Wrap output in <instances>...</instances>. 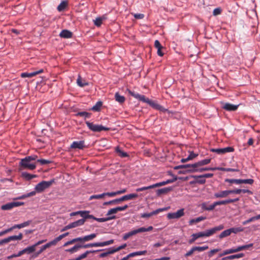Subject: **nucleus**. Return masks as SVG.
<instances>
[{
	"label": "nucleus",
	"instance_id": "nucleus-1",
	"mask_svg": "<svg viewBox=\"0 0 260 260\" xmlns=\"http://www.w3.org/2000/svg\"><path fill=\"white\" fill-rule=\"evenodd\" d=\"M224 229V226L223 224H220L218 226H215L212 229L206 230L205 232H201L198 233L193 234L191 235V239H190L188 241V243L189 244H192L194 242V241L199 238L201 237H210L215 233H216L217 231H221Z\"/></svg>",
	"mask_w": 260,
	"mask_h": 260
},
{
	"label": "nucleus",
	"instance_id": "nucleus-2",
	"mask_svg": "<svg viewBox=\"0 0 260 260\" xmlns=\"http://www.w3.org/2000/svg\"><path fill=\"white\" fill-rule=\"evenodd\" d=\"M128 92L129 94L135 98V99L139 100L144 103H147L150 106H151L153 108L158 110L160 105L157 104L155 101H153L146 98L144 95H141L139 94L137 92H135L134 91H132L131 90H128Z\"/></svg>",
	"mask_w": 260,
	"mask_h": 260
},
{
	"label": "nucleus",
	"instance_id": "nucleus-3",
	"mask_svg": "<svg viewBox=\"0 0 260 260\" xmlns=\"http://www.w3.org/2000/svg\"><path fill=\"white\" fill-rule=\"evenodd\" d=\"M239 200V198H235L233 199H227L222 201H219L214 202L210 206H207L206 203H203L201 205L202 208L203 210L207 211H211L213 210L216 206L225 205L228 204L233 203L234 202H236Z\"/></svg>",
	"mask_w": 260,
	"mask_h": 260
},
{
	"label": "nucleus",
	"instance_id": "nucleus-4",
	"mask_svg": "<svg viewBox=\"0 0 260 260\" xmlns=\"http://www.w3.org/2000/svg\"><path fill=\"white\" fill-rule=\"evenodd\" d=\"M114 243V240L111 239L105 242H95L92 243H88L83 244L82 243H77L75 244L76 246L79 250L80 248H88L90 247H104L111 245Z\"/></svg>",
	"mask_w": 260,
	"mask_h": 260
},
{
	"label": "nucleus",
	"instance_id": "nucleus-5",
	"mask_svg": "<svg viewBox=\"0 0 260 260\" xmlns=\"http://www.w3.org/2000/svg\"><path fill=\"white\" fill-rule=\"evenodd\" d=\"M153 230V227L152 226H149L148 228H146L145 227H141L138 229H136L130 231L128 233L124 234L123 236V240H126L130 237L134 236L138 233L149 232Z\"/></svg>",
	"mask_w": 260,
	"mask_h": 260
},
{
	"label": "nucleus",
	"instance_id": "nucleus-6",
	"mask_svg": "<svg viewBox=\"0 0 260 260\" xmlns=\"http://www.w3.org/2000/svg\"><path fill=\"white\" fill-rule=\"evenodd\" d=\"M54 182V179H52L48 181H42L36 185L35 189L38 193L42 192L46 189L49 188Z\"/></svg>",
	"mask_w": 260,
	"mask_h": 260
},
{
	"label": "nucleus",
	"instance_id": "nucleus-7",
	"mask_svg": "<svg viewBox=\"0 0 260 260\" xmlns=\"http://www.w3.org/2000/svg\"><path fill=\"white\" fill-rule=\"evenodd\" d=\"M88 128L93 132H100L102 131H108L110 128L104 126L102 125L95 124L93 122L87 121L85 122Z\"/></svg>",
	"mask_w": 260,
	"mask_h": 260
},
{
	"label": "nucleus",
	"instance_id": "nucleus-8",
	"mask_svg": "<svg viewBox=\"0 0 260 260\" xmlns=\"http://www.w3.org/2000/svg\"><path fill=\"white\" fill-rule=\"evenodd\" d=\"M19 165L23 169L33 170L36 168L35 162L29 161L25 158L21 159Z\"/></svg>",
	"mask_w": 260,
	"mask_h": 260
},
{
	"label": "nucleus",
	"instance_id": "nucleus-9",
	"mask_svg": "<svg viewBox=\"0 0 260 260\" xmlns=\"http://www.w3.org/2000/svg\"><path fill=\"white\" fill-rule=\"evenodd\" d=\"M24 205L23 202H13L11 203H8L3 205L1 207V209L3 210H9L11 209L16 207L20 206L21 205Z\"/></svg>",
	"mask_w": 260,
	"mask_h": 260
},
{
	"label": "nucleus",
	"instance_id": "nucleus-10",
	"mask_svg": "<svg viewBox=\"0 0 260 260\" xmlns=\"http://www.w3.org/2000/svg\"><path fill=\"white\" fill-rule=\"evenodd\" d=\"M184 215V209L182 208L176 212L169 213L167 214L168 219H178Z\"/></svg>",
	"mask_w": 260,
	"mask_h": 260
},
{
	"label": "nucleus",
	"instance_id": "nucleus-11",
	"mask_svg": "<svg viewBox=\"0 0 260 260\" xmlns=\"http://www.w3.org/2000/svg\"><path fill=\"white\" fill-rule=\"evenodd\" d=\"M238 107V105H233L229 103H221V108L228 111H235Z\"/></svg>",
	"mask_w": 260,
	"mask_h": 260
},
{
	"label": "nucleus",
	"instance_id": "nucleus-12",
	"mask_svg": "<svg viewBox=\"0 0 260 260\" xmlns=\"http://www.w3.org/2000/svg\"><path fill=\"white\" fill-rule=\"evenodd\" d=\"M84 141H74L70 146L71 149H83L85 148Z\"/></svg>",
	"mask_w": 260,
	"mask_h": 260
},
{
	"label": "nucleus",
	"instance_id": "nucleus-13",
	"mask_svg": "<svg viewBox=\"0 0 260 260\" xmlns=\"http://www.w3.org/2000/svg\"><path fill=\"white\" fill-rule=\"evenodd\" d=\"M77 242H79L80 243H82L83 242H85V239H84V236L83 237H77V238H74L69 241H67V242H66L63 246V247H66L68 245H71V244H73L75 243H76Z\"/></svg>",
	"mask_w": 260,
	"mask_h": 260
},
{
	"label": "nucleus",
	"instance_id": "nucleus-14",
	"mask_svg": "<svg viewBox=\"0 0 260 260\" xmlns=\"http://www.w3.org/2000/svg\"><path fill=\"white\" fill-rule=\"evenodd\" d=\"M43 72V70L41 69L37 71L32 72L31 73H22L20 75L21 77L22 78H31L38 74H39L40 73H42Z\"/></svg>",
	"mask_w": 260,
	"mask_h": 260
},
{
	"label": "nucleus",
	"instance_id": "nucleus-15",
	"mask_svg": "<svg viewBox=\"0 0 260 260\" xmlns=\"http://www.w3.org/2000/svg\"><path fill=\"white\" fill-rule=\"evenodd\" d=\"M166 209L165 208H159L149 213H144L141 214V217L142 218H149L154 215L158 214L160 212L165 211Z\"/></svg>",
	"mask_w": 260,
	"mask_h": 260
},
{
	"label": "nucleus",
	"instance_id": "nucleus-16",
	"mask_svg": "<svg viewBox=\"0 0 260 260\" xmlns=\"http://www.w3.org/2000/svg\"><path fill=\"white\" fill-rule=\"evenodd\" d=\"M147 253L146 250H143V251H139L136 252H134L129 253L127 254L126 256L123 257V260H127L128 258L134 257L137 255H145Z\"/></svg>",
	"mask_w": 260,
	"mask_h": 260
},
{
	"label": "nucleus",
	"instance_id": "nucleus-17",
	"mask_svg": "<svg viewBox=\"0 0 260 260\" xmlns=\"http://www.w3.org/2000/svg\"><path fill=\"white\" fill-rule=\"evenodd\" d=\"M103 249H98V250H87L85 251L84 253L80 254L77 257H76V260H81L84 258H85L87 255L89 253H92L94 252H98L102 251Z\"/></svg>",
	"mask_w": 260,
	"mask_h": 260
},
{
	"label": "nucleus",
	"instance_id": "nucleus-18",
	"mask_svg": "<svg viewBox=\"0 0 260 260\" xmlns=\"http://www.w3.org/2000/svg\"><path fill=\"white\" fill-rule=\"evenodd\" d=\"M230 194V190H222L215 193L214 197L215 198H224L227 197Z\"/></svg>",
	"mask_w": 260,
	"mask_h": 260
},
{
	"label": "nucleus",
	"instance_id": "nucleus-19",
	"mask_svg": "<svg viewBox=\"0 0 260 260\" xmlns=\"http://www.w3.org/2000/svg\"><path fill=\"white\" fill-rule=\"evenodd\" d=\"M73 36V33L67 29L62 30L59 34V36L61 38H65V39H69L71 38Z\"/></svg>",
	"mask_w": 260,
	"mask_h": 260
},
{
	"label": "nucleus",
	"instance_id": "nucleus-20",
	"mask_svg": "<svg viewBox=\"0 0 260 260\" xmlns=\"http://www.w3.org/2000/svg\"><path fill=\"white\" fill-rule=\"evenodd\" d=\"M172 189L173 188L171 187H165L161 189H159L156 190V194L157 196H159L161 194L167 193V192L172 190Z\"/></svg>",
	"mask_w": 260,
	"mask_h": 260
},
{
	"label": "nucleus",
	"instance_id": "nucleus-21",
	"mask_svg": "<svg viewBox=\"0 0 260 260\" xmlns=\"http://www.w3.org/2000/svg\"><path fill=\"white\" fill-rule=\"evenodd\" d=\"M85 222L84 219H80L76 221H74L72 223H71V226L72 228L77 227L78 226H80L83 225Z\"/></svg>",
	"mask_w": 260,
	"mask_h": 260
},
{
	"label": "nucleus",
	"instance_id": "nucleus-22",
	"mask_svg": "<svg viewBox=\"0 0 260 260\" xmlns=\"http://www.w3.org/2000/svg\"><path fill=\"white\" fill-rule=\"evenodd\" d=\"M115 100L118 103L122 104L124 102L125 98L124 96L121 95L118 92H116L115 94Z\"/></svg>",
	"mask_w": 260,
	"mask_h": 260
},
{
	"label": "nucleus",
	"instance_id": "nucleus-23",
	"mask_svg": "<svg viewBox=\"0 0 260 260\" xmlns=\"http://www.w3.org/2000/svg\"><path fill=\"white\" fill-rule=\"evenodd\" d=\"M180 169H184L186 170H193V168L191 164L182 165L175 166L174 167L175 170H179Z\"/></svg>",
	"mask_w": 260,
	"mask_h": 260
},
{
	"label": "nucleus",
	"instance_id": "nucleus-24",
	"mask_svg": "<svg viewBox=\"0 0 260 260\" xmlns=\"http://www.w3.org/2000/svg\"><path fill=\"white\" fill-rule=\"evenodd\" d=\"M22 177L27 180H30L34 178L37 177V175L30 174L27 172H23L22 173Z\"/></svg>",
	"mask_w": 260,
	"mask_h": 260
},
{
	"label": "nucleus",
	"instance_id": "nucleus-25",
	"mask_svg": "<svg viewBox=\"0 0 260 260\" xmlns=\"http://www.w3.org/2000/svg\"><path fill=\"white\" fill-rule=\"evenodd\" d=\"M22 238L23 234L21 233H19L18 235L11 236L8 237L9 242L11 241L20 240Z\"/></svg>",
	"mask_w": 260,
	"mask_h": 260
},
{
	"label": "nucleus",
	"instance_id": "nucleus-26",
	"mask_svg": "<svg viewBox=\"0 0 260 260\" xmlns=\"http://www.w3.org/2000/svg\"><path fill=\"white\" fill-rule=\"evenodd\" d=\"M115 151L121 157H125L128 156L127 153L122 151L119 146H117L115 148Z\"/></svg>",
	"mask_w": 260,
	"mask_h": 260
},
{
	"label": "nucleus",
	"instance_id": "nucleus-27",
	"mask_svg": "<svg viewBox=\"0 0 260 260\" xmlns=\"http://www.w3.org/2000/svg\"><path fill=\"white\" fill-rule=\"evenodd\" d=\"M259 219H260V214H258L256 216L252 217L245 221H244L242 222V224H243V225H246L251 222L254 221V220H258Z\"/></svg>",
	"mask_w": 260,
	"mask_h": 260
},
{
	"label": "nucleus",
	"instance_id": "nucleus-28",
	"mask_svg": "<svg viewBox=\"0 0 260 260\" xmlns=\"http://www.w3.org/2000/svg\"><path fill=\"white\" fill-rule=\"evenodd\" d=\"M115 218H116V216L115 215H113V216L107 217V218H96H96H94V220L100 222H105V221L111 220V219H114Z\"/></svg>",
	"mask_w": 260,
	"mask_h": 260
},
{
	"label": "nucleus",
	"instance_id": "nucleus-29",
	"mask_svg": "<svg viewBox=\"0 0 260 260\" xmlns=\"http://www.w3.org/2000/svg\"><path fill=\"white\" fill-rule=\"evenodd\" d=\"M205 219H206L205 217L200 216L196 218H194V219H192L190 220L189 221V224L190 225H191L193 223H198L201 221H203V220H205Z\"/></svg>",
	"mask_w": 260,
	"mask_h": 260
},
{
	"label": "nucleus",
	"instance_id": "nucleus-30",
	"mask_svg": "<svg viewBox=\"0 0 260 260\" xmlns=\"http://www.w3.org/2000/svg\"><path fill=\"white\" fill-rule=\"evenodd\" d=\"M105 19V16L96 18L95 20H94V25L98 27H100L102 23V21Z\"/></svg>",
	"mask_w": 260,
	"mask_h": 260
},
{
	"label": "nucleus",
	"instance_id": "nucleus-31",
	"mask_svg": "<svg viewBox=\"0 0 260 260\" xmlns=\"http://www.w3.org/2000/svg\"><path fill=\"white\" fill-rule=\"evenodd\" d=\"M231 234V231H230V229L224 230L222 232L220 233L219 235V239H223L226 237L230 236Z\"/></svg>",
	"mask_w": 260,
	"mask_h": 260
},
{
	"label": "nucleus",
	"instance_id": "nucleus-32",
	"mask_svg": "<svg viewBox=\"0 0 260 260\" xmlns=\"http://www.w3.org/2000/svg\"><path fill=\"white\" fill-rule=\"evenodd\" d=\"M77 83L78 86H79L80 87H84L85 86L88 85V83L87 82H86L85 81H84L83 82H82L81 77L80 76H79L77 78Z\"/></svg>",
	"mask_w": 260,
	"mask_h": 260
},
{
	"label": "nucleus",
	"instance_id": "nucleus-33",
	"mask_svg": "<svg viewBox=\"0 0 260 260\" xmlns=\"http://www.w3.org/2000/svg\"><path fill=\"white\" fill-rule=\"evenodd\" d=\"M68 6V3L66 1H62L57 7V10L59 12L63 11Z\"/></svg>",
	"mask_w": 260,
	"mask_h": 260
},
{
	"label": "nucleus",
	"instance_id": "nucleus-34",
	"mask_svg": "<svg viewBox=\"0 0 260 260\" xmlns=\"http://www.w3.org/2000/svg\"><path fill=\"white\" fill-rule=\"evenodd\" d=\"M113 253H114V251L113 250V249L111 247V248H110L107 251L101 253L99 255V256L101 258H103V257L107 256L109 254H113Z\"/></svg>",
	"mask_w": 260,
	"mask_h": 260
},
{
	"label": "nucleus",
	"instance_id": "nucleus-35",
	"mask_svg": "<svg viewBox=\"0 0 260 260\" xmlns=\"http://www.w3.org/2000/svg\"><path fill=\"white\" fill-rule=\"evenodd\" d=\"M51 244H50V242H48V243H47L46 244L42 246L41 248V249H40L39 251H38L37 252V254H36V256H37L38 255H39L40 254H41L43 251H44L45 249H46L47 248L50 247V246H51Z\"/></svg>",
	"mask_w": 260,
	"mask_h": 260
},
{
	"label": "nucleus",
	"instance_id": "nucleus-36",
	"mask_svg": "<svg viewBox=\"0 0 260 260\" xmlns=\"http://www.w3.org/2000/svg\"><path fill=\"white\" fill-rule=\"evenodd\" d=\"M230 231L232 233L237 234L238 233L243 232L244 228L242 227H234L230 229Z\"/></svg>",
	"mask_w": 260,
	"mask_h": 260
},
{
	"label": "nucleus",
	"instance_id": "nucleus-37",
	"mask_svg": "<svg viewBox=\"0 0 260 260\" xmlns=\"http://www.w3.org/2000/svg\"><path fill=\"white\" fill-rule=\"evenodd\" d=\"M124 201L129 200L138 197V195L136 193H131L123 196Z\"/></svg>",
	"mask_w": 260,
	"mask_h": 260
},
{
	"label": "nucleus",
	"instance_id": "nucleus-38",
	"mask_svg": "<svg viewBox=\"0 0 260 260\" xmlns=\"http://www.w3.org/2000/svg\"><path fill=\"white\" fill-rule=\"evenodd\" d=\"M213 176V174L212 173H207L203 175H201L199 176H191L192 178H211Z\"/></svg>",
	"mask_w": 260,
	"mask_h": 260
},
{
	"label": "nucleus",
	"instance_id": "nucleus-39",
	"mask_svg": "<svg viewBox=\"0 0 260 260\" xmlns=\"http://www.w3.org/2000/svg\"><path fill=\"white\" fill-rule=\"evenodd\" d=\"M83 212H85V213L84 214L81 215V216L83 217L82 219H84L85 220L86 219L89 218L94 220V218H96V217H94L92 215H89V211H83Z\"/></svg>",
	"mask_w": 260,
	"mask_h": 260
},
{
	"label": "nucleus",
	"instance_id": "nucleus-40",
	"mask_svg": "<svg viewBox=\"0 0 260 260\" xmlns=\"http://www.w3.org/2000/svg\"><path fill=\"white\" fill-rule=\"evenodd\" d=\"M102 106V102L101 101H99L92 107L91 110L94 111H99Z\"/></svg>",
	"mask_w": 260,
	"mask_h": 260
},
{
	"label": "nucleus",
	"instance_id": "nucleus-41",
	"mask_svg": "<svg viewBox=\"0 0 260 260\" xmlns=\"http://www.w3.org/2000/svg\"><path fill=\"white\" fill-rule=\"evenodd\" d=\"M97 236V234L92 233L88 235L84 236L85 241L87 242L93 240Z\"/></svg>",
	"mask_w": 260,
	"mask_h": 260
},
{
	"label": "nucleus",
	"instance_id": "nucleus-42",
	"mask_svg": "<svg viewBox=\"0 0 260 260\" xmlns=\"http://www.w3.org/2000/svg\"><path fill=\"white\" fill-rule=\"evenodd\" d=\"M77 116H79L81 117H84L85 118H89L91 116V113L87 112H79L76 114Z\"/></svg>",
	"mask_w": 260,
	"mask_h": 260
},
{
	"label": "nucleus",
	"instance_id": "nucleus-43",
	"mask_svg": "<svg viewBox=\"0 0 260 260\" xmlns=\"http://www.w3.org/2000/svg\"><path fill=\"white\" fill-rule=\"evenodd\" d=\"M194 251H198L199 252H201L205 251L209 248L208 246H194L193 247Z\"/></svg>",
	"mask_w": 260,
	"mask_h": 260
},
{
	"label": "nucleus",
	"instance_id": "nucleus-44",
	"mask_svg": "<svg viewBox=\"0 0 260 260\" xmlns=\"http://www.w3.org/2000/svg\"><path fill=\"white\" fill-rule=\"evenodd\" d=\"M105 197V192L100 194H94L90 197L89 200H91L92 199H103Z\"/></svg>",
	"mask_w": 260,
	"mask_h": 260
},
{
	"label": "nucleus",
	"instance_id": "nucleus-45",
	"mask_svg": "<svg viewBox=\"0 0 260 260\" xmlns=\"http://www.w3.org/2000/svg\"><path fill=\"white\" fill-rule=\"evenodd\" d=\"M226 182H229L230 183H236L237 184H241V179H226L225 180Z\"/></svg>",
	"mask_w": 260,
	"mask_h": 260
},
{
	"label": "nucleus",
	"instance_id": "nucleus-46",
	"mask_svg": "<svg viewBox=\"0 0 260 260\" xmlns=\"http://www.w3.org/2000/svg\"><path fill=\"white\" fill-rule=\"evenodd\" d=\"M191 165L193 168V169H192L193 170H188V171H189V172H190V173L199 171V169H198V168L200 167L199 165V161L197 162H196L194 164H191Z\"/></svg>",
	"mask_w": 260,
	"mask_h": 260
},
{
	"label": "nucleus",
	"instance_id": "nucleus-47",
	"mask_svg": "<svg viewBox=\"0 0 260 260\" xmlns=\"http://www.w3.org/2000/svg\"><path fill=\"white\" fill-rule=\"evenodd\" d=\"M253 243H250L247 245L240 246H238V249H239V251H240L241 250L247 249L249 248L252 247L253 246Z\"/></svg>",
	"mask_w": 260,
	"mask_h": 260
},
{
	"label": "nucleus",
	"instance_id": "nucleus-48",
	"mask_svg": "<svg viewBox=\"0 0 260 260\" xmlns=\"http://www.w3.org/2000/svg\"><path fill=\"white\" fill-rule=\"evenodd\" d=\"M244 256V254L241 253L237 254L232 255L229 256V258L230 260L233 259L235 258H239L242 257Z\"/></svg>",
	"mask_w": 260,
	"mask_h": 260
},
{
	"label": "nucleus",
	"instance_id": "nucleus-49",
	"mask_svg": "<svg viewBox=\"0 0 260 260\" xmlns=\"http://www.w3.org/2000/svg\"><path fill=\"white\" fill-rule=\"evenodd\" d=\"M152 188H153V184L148 186H144L142 187L138 188L136 189V190L137 192H140V191H142L144 190H148V189H152Z\"/></svg>",
	"mask_w": 260,
	"mask_h": 260
},
{
	"label": "nucleus",
	"instance_id": "nucleus-50",
	"mask_svg": "<svg viewBox=\"0 0 260 260\" xmlns=\"http://www.w3.org/2000/svg\"><path fill=\"white\" fill-rule=\"evenodd\" d=\"M62 239H63V237L62 236H61V235H59V236H58L57 237H56V238H55L53 240L49 242L50 243V244H51V245H55L56 244V243L60 241Z\"/></svg>",
	"mask_w": 260,
	"mask_h": 260
},
{
	"label": "nucleus",
	"instance_id": "nucleus-51",
	"mask_svg": "<svg viewBox=\"0 0 260 260\" xmlns=\"http://www.w3.org/2000/svg\"><path fill=\"white\" fill-rule=\"evenodd\" d=\"M37 162H39L41 165H45L51 163V161L44 159H38L37 160Z\"/></svg>",
	"mask_w": 260,
	"mask_h": 260
},
{
	"label": "nucleus",
	"instance_id": "nucleus-52",
	"mask_svg": "<svg viewBox=\"0 0 260 260\" xmlns=\"http://www.w3.org/2000/svg\"><path fill=\"white\" fill-rule=\"evenodd\" d=\"M65 251L66 252H69L70 253H75V252H77L78 251V249L77 248V247L76 246V245H75L72 248L66 249Z\"/></svg>",
	"mask_w": 260,
	"mask_h": 260
},
{
	"label": "nucleus",
	"instance_id": "nucleus-53",
	"mask_svg": "<svg viewBox=\"0 0 260 260\" xmlns=\"http://www.w3.org/2000/svg\"><path fill=\"white\" fill-rule=\"evenodd\" d=\"M210 161H211L210 158L205 159H203V160H202L199 161V165H200V166L206 165L209 164L210 162Z\"/></svg>",
	"mask_w": 260,
	"mask_h": 260
},
{
	"label": "nucleus",
	"instance_id": "nucleus-54",
	"mask_svg": "<svg viewBox=\"0 0 260 260\" xmlns=\"http://www.w3.org/2000/svg\"><path fill=\"white\" fill-rule=\"evenodd\" d=\"M211 151L213 152H216L218 154H224L223 148H217V149H214L212 148L211 149Z\"/></svg>",
	"mask_w": 260,
	"mask_h": 260
},
{
	"label": "nucleus",
	"instance_id": "nucleus-55",
	"mask_svg": "<svg viewBox=\"0 0 260 260\" xmlns=\"http://www.w3.org/2000/svg\"><path fill=\"white\" fill-rule=\"evenodd\" d=\"M254 182V180L252 179H241V183H246L249 184H252Z\"/></svg>",
	"mask_w": 260,
	"mask_h": 260
},
{
	"label": "nucleus",
	"instance_id": "nucleus-56",
	"mask_svg": "<svg viewBox=\"0 0 260 260\" xmlns=\"http://www.w3.org/2000/svg\"><path fill=\"white\" fill-rule=\"evenodd\" d=\"M25 158H26L28 161L32 162L34 160H37L38 156L36 155H32L30 156H27Z\"/></svg>",
	"mask_w": 260,
	"mask_h": 260
},
{
	"label": "nucleus",
	"instance_id": "nucleus-57",
	"mask_svg": "<svg viewBox=\"0 0 260 260\" xmlns=\"http://www.w3.org/2000/svg\"><path fill=\"white\" fill-rule=\"evenodd\" d=\"M26 248H27V251L28 254H30V253L33 252L36 250L35 245H32L30 246L27 247H26Z\"/></svg>",
	"mask_w": 260,
	"mask_h": 260
},
{
	"label": "nucleus",
	"instance_id": "nucleus-58",
	"mask_svg": "<svg viewBox=\"0 0 260 260\" xmlns=\"http://www.w3.org/2000/svg\"><path fill=\"white\" fill-rule=\"evenodd\" d=\"M126 246V244H124L117 248H113V247H112V248L113 249V250L114 251V253H115L116 252L119 251L121 249L124 248Z\"/></svg>",
	"mask_w": 260,
	"mask_h": 260
},
{
	"label": "nucleus",
	"instance_id": "nucleus-59",
	"mask_svg": "<svg viewBox=\"0 0 260 260\" xmlns=\"http://www.w3.org/2000/svg\"><path fill=\"white\" fill-rule=\"evenodd\" d=\"M224 153H226L227 152H233L234 151V149L233 147H227L225 148H223Z\"/></svg>",
	"mask_w": 260,
	"mask_h": 260
},
{
	"label": "nucleus",
	"instance_id": "nucleus-60",
	"mask_svg": "<svg viewBox=\"0 0 260 260\" xmlns=\"http://www.w3.org/2000/svg\"><path fill=\"white\" fill-rule=\"evenodd\" d=\"M112 204H117V202L116 199H114L113 200H111L108 202H106L103 203V205H109Z\"/></svg>",
	"mask_w": 260,
	"mask_h": 260
},
{
	"label": "nucleus",
	"instance_id": "nucleus-61",
	"mask_svg": "<svg viewBox=\"0 0 260 260\" xmlns=\"http://www.w3.org/2000/svg\"><path fill=\"white\" fill-rule=\"evenodd\" d=\"M194 252V248H193V247H192L190 249V250H189L187 252H186L185 254H184V256L185 257H188L190 255H191Z\"/></svg>",
	"mask_w": 260,
	"mask_h": 260
},
{
	"label": "nucleus",
	"instance_id": "nucleus-62",
	"mask_svg": "<svg viewBox=\"0 0 260 260\" xmlns=\"http://www.w3.org/2000/svg\"><path fill=\"white\" fill-rule=\"evenodd\" d=\"M196 183H197L203 184H204L206 182V180H205V179H204V178H196Z\"/></svg>",
	"mask_w": 260,
	"mask_h": 260
},
{
	"label": "nucleus",
	"instance_id": "nucleus-63",
	"mask_svg": "<svg viewBox=\"0 0 260 260\" xmlns=\"http://www.w3.org/2000/svg\"><path fill=\"white\" fill-rule=\"evenodd\" d=\"M219 251V249H214L213 250H211L208 253V256L209 257H211L215 253Z\"/></svg>",
	"mask_w": 260,
	"mask_h": 260
},
{
	"label": "nucleus",
	"instance_id": "nucleus-64",
	"mask_svg": "<svg viewBox=\"0 0 260 260\" xmlns=\"http://www.w3.org/2000/svg\"><path fill=\"white\" fill-rule=\"evenodd\" d=\"M221 9L219 8H217L213 10V14L214 16H216V15L220 14L221 13Z\"/></svg>",
	"mask_w": 260,
	"mask_h": 260
}]
</instances>
